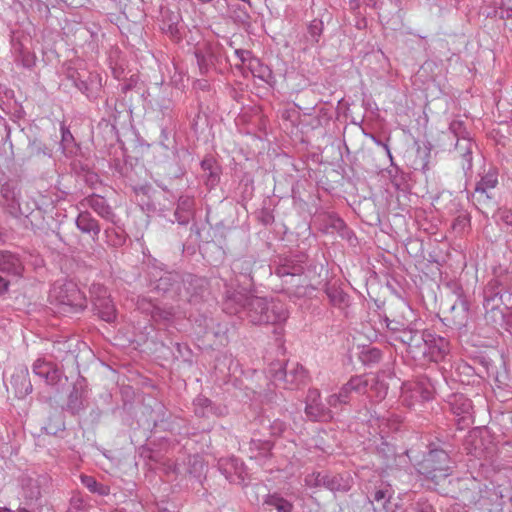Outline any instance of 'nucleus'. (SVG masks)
Instances as JSON below:
<instances>
[{"mask_svg":"<svg viewBox=\"0 0 512 512\" xmlns=\"http://www.w3.org/2000/svg\"><path fill=\"white\" fill-rule=\"evenodd\" d=\"M10 282L6 278L0 276V297L5 295L9 290Z\"/></svg>","mask_w":512,"mask_h":512,"instance_id":"obj_60","label":"nucleus"},{"mask_svg":"<svg viewBox=\"0 0 512 512\" xmlns=\"http://www.w3.org/2000/svg\"><path fill=\"white\" fill-rule=\"evenodd\" d=\"M87 396V391L85 387L82 385V383L77 382L73 385V388L68 396L67 401V409L72 414H77L81 410L85 408V398Z\"/></svg>","mask_w":512,"mask_h":512,"instance_id":"obj_25","label":"nucleus"},{"mask_svg":"<svg viewBox=\"0 0 512 512\" xmlns=\"http://www.w3.org/2000/svg\"><path fill=\"white\" fill-rule=\"evenodd\" d=\"M230 17L239 24H247L250 15L247 6H251L250 0H224Z\"/></svg>","mask_w":512,"mask_h":512,"instance_id":"obj_20","label":"nucleus"},{"mask_svg":"<svg viewBox=\"0 0 512 512\" xmlns=\"http://www.w3.org/2000/svg\"><path fill=\"white\" fill-rule=\"evenodd\" d=\"M81 483L92 493H96L101 496H105L109 493V488L88 475L81 476Z\"/></svg>","mask_w":512,"mask_h":512,"instance_id":"obj_40","label":"nucleus"},{"mask_svg":"<svg viewBox=\"0 0 512 512\" xmlns=\"http://www.w3.org/2000/svg\"><path fill=\"white\" fill-rule=\"evenodd\" d=\"M174 311L172 308H161L157 305L153 310V316L151 317L155 322L168 323L172 320Z\"/></svg>","mask_w":512,"mask_h":512,"instance_id":"obj_48","label":"nucleus"},{"mask_svg":"<svg viewBox=\"0 0 512 512\" xmlns=\"http://www.w3.org/2000/svg\"><path fill=\"white\" fill-rule=\"evenodd\" d=\"M431 337V332L418 327V322L413 323L407 332L402 333L400 342L406 347V352L415 361L425 363L427 349V338Z\"/></svg>","mask_w":512,"mask_h":512,"instance_id":"obj_6","label":"nucleus"},{"mask_svg":"<svg viewBox=\"0 0 512 512\" xmlns=\"http://www.w3.org/2000/svg\"><path fill=\"white\" fill-rule=\"evenodd\" d=\"M268 372L275 382H284V388L289 390L305 385L308 378L307 371L298 363L293 364L289 370L281 362L273 363Z\"/></svg>","mask_w":512,"mask_h":512,"instance_id":"obj_7","label":"nucleus"},{"mask_svg":"<svg viewBox=\"0 0 512 512\" xmlns=\"http://www.w3.org/2000/svg\"><path fill=\"white\" fill-rule=\"evenodd\" d=\"M367 379L369 381L368 389L374 393V395H371L370 397H374L377 402L383 400L387 395V384L375 376L371 378L367 377Z\"/></svg>","mask_w":512,"mask_h":512,"instance_id":"obj_39","label":"nucleus"},{"mask_svg":"<svg viewBox=\"0 0 512 512\" xmlns=\"http://www.w3.org/2000/svg\"><path fill=\"white\" fill-rule=\"evenodd\" d=\"M105 235L113 246H120L125 241V238L122 235L116 233L114 229H106Z\"/></svg>","mask_w":512,"mask_h":512,"instance_id":"obj_54","label":"nucleus"},{"mask_svg":"<svg viewBox=\"0 0 512 512\" xmlns=\"http://www.w3.org/2000/svg\"><path fill=\"white\" fill-rule=\"evenodd\" d=\"M194 412L199 417H208L210 414H216V408L212 401L205 396H198L193 401Z\"/></svg>","mask_w":512,"mask_h":512,"instance_id":"obj_35","label":"nucleus"},{"mask_svg":"<svg viewBox=\"0 0 512 512\" xmlns=\"http://www.w3.org/2000/svg\"><path fill=\"white\" fill-rule=\"evenodd\" d=\"M369 381L364 375L352 376L339 390L338 395L344 404H348L353 392L357 394H366L368 392Z\"/></svg>","mask_w":512,"mask_h":512,"instance_id":"obj_18","label":"nucleus"},{"mask_svg":"<svg viewBox=\"0 0 512 512\" xmlns=\"http://www.w3.org/2000/svg\"><path fill=\"white\" fill-rule=\"evenodd\" d=\"M90 292L96 314L106 322H113L116 319V309L106 288L100 284H93Z\"/></svg>","mask_w":512,"mask_h":512,"instance_id":"obj_8","label":"nucleus"},{"mask_svg":"<svg viewBox=\"0 0 512 512\" xmlns=\"http://www.w3.org/2000/svg\"><path fill=\"white\" fill-rule=\"evenodd\" d=\"M0 204L12 216L21 214L20 190L14 183H5L1 187Z\"/></svg>","mask_w":512,"mask_h":512,"instance_id":"obj_14","label":"nucleus"},{"mask_svg":"<svg viewBox=\"0 0 512 512\" xmlns=\"http://www.w3.org/2000/svg\"><path fill=\"white\" fill-rule=\"evenodd\" d=\"M326 475L327 473L322 472H313L307 474L304 478V483L310 488L324 487L323 482L326 481Z\"/></svg>","mask_w":512,"mask_h":512,"instance_id":"obj_46","label":"nucleus"},{"mask_svg":"<svg viewBox=\"0 0 512 512\" xmlns=\"http://www.w3.org/2000/svg\"><path fill=\"white\" fill-rule=\"evenodd\" d=\"M449 341L431 332V337L427 338V349L425 362H439L449 353Z\"/></svg>","mask_w":512,"mask_h":512,"instance_id":"obj_16","label":"nucleus"},{"mask_svg":"<svg viewBox=\"0 0 512 512\" xmlns=\"http://www.w3.org/2000/svg\"><path fill=\"white\" fill-rule=\"evenodd\" d=\"M179 16L173 13L166 15L162 21V31L173 40H180L181 34L178 28Z\"/></svg>","mask_w":512,"mask_h":512,"instance_id":"obj_34","label":"nucleus"},{"mask_svg":"<svg viewBox=\"0 0 512 512\" xmlns=\"http://www.w3.org/2000/svg\"><path fill=\"white\" fill-rule=\"evenodd\" d=\"M475 144L470 137L460 138L456 140L455 151L462 158V168L467 174L472 170V154Z\"/></svg>","mask_w":512,"mask_h":512,"instance_id":"obj_23","label":"nucleus"},{"mask_svg":"<svg viewBox=\"0 0 512 512\" xmlns=\"http://www.w3.org/2000/svg\"><path fill=\"white\" fill-rule=\"evenodd\" d=\"M384 322L387 329L391 332V336L394 340L400 341L403 332H407L410 327H413L414 322H409L408 319L404 321L396 319V317L390 318L389 316L384 317Z\"/></svg>","mask_w":512,"mask_h":512,"instance_id":"obj_32","label":"nucleus"},{"mask_svg":"<svg viewBox=\"0 0 512 512\" xmlns=\"http://www.w3.org/2000/svg\"><path fill=\"white\" fill-rule=\"evenodd\" d=\"M255 265V260L252 256H245L239 259H236L232 264V271L235 274L242 275L248 278L251 282H253V267Z\"/></svg>","mask_w":512,"mask_h":512,"instance_id":"obj_33","label":"nucleus"},{"mask_svg":"<svg viewBox=\"0 0 512 512\" xmlns=\"http://www.w3.org/2000/svg\"><path fill=\"white\" fill-rule=\"evenodd\" d=\"M24 270L20 258L9 251H0V272L21 276Z\"/></svg>","mask_w":512,"mask_h":512,"instance_id":"obj_22","label":"nucleus"},{"mask_svg":"<svg viewBox=\"0 0 512 512\" xmlns=\"http://www.w3.org/2000/svg\"><path fill=\"white\" fill-rule=\"evenodd\" d=\"M326 401L330 410H340L345 405L338 393L331 394Z\"/></svg>","mask_w":512,"mask_h":512,"instance_id":"obj_56","label":"nucleus"},{"mask_svg":"<svg viewBox=\"0 0 512 512\" xmlns=\"http://www.w3.org/2000/svg\"><path fill=\"white\" fill-rule=\"evenodd\" d=\"M138 309L143 313L149 314L151 317L153 316V310L157 307L155 303L145 298H142L138 301Z\"/></svg>","mask_w":512,"mask_h":512,"instance_id":"obj_55","label":"nucleus"},{"mask_svg":"<svg viewBox=\"0 0 512 512\" xmlns=\"http://www.w3.org/2000/svg\"><path fill=\"white\" fill-rule=\"evenodd\" d=\"M149 276L152 290L162 296L176 301H180L181 298L189 297L187 291H182L184 274L154 268L149 273Z\"/></svg>","mask_w":512,"mask_h":512,"instance_id":"obj_3","label":"nucleus"},{"mask_svg":"<svg viewBox=\"0 0 512 512\" xmlns=\"http://www.w3.org/2000/svg\"><path fill=\"white\" fill-rule=\"evenodd\" d=\"M398 310H400L402 313H404L405 311L412 313V310L410 309V307L404 302L399 303Z\"/></svg>","mask_w":512,"mask_h":512,"instance_id":"obj_63","label":"nucleus"},{"mask_svg":"<svg viewBox=\"0 0 512 512\" xmlns=\"http://www.w3.org/2000/svg\"><path fill=\"white\" fill-rule=\"evenodd\" d=\"M49 300L60 314H75L87 307L86 296L73 281H56L49 292Z\"/></svg>","mask_w":512,"mask_h":512,"instance_id":"obj_2","label":"nucleus"},{"mask_svg":"<svg viewBox=\"0 0 512 512\" xmlns=\"http://www.w3.org/2000/svg\"><path fill=\"white\" fill-rule=\"evenodd\" d=\"M305 253H297L288 256L278 257L274 261L273 273L283 280L284 284L291 286L302 285V275L307 263Z\"/></svg>","mask_w":512,"mask_h":512,"instance_id":"obj_5","label":"nucleus"},{"mask_svg":"<svg viewBox=\"0 0 512 512\" xmlns=\"http://www.w3.org/2000/svg\"><path fill=\"white\" fill-rule=\"evenodd\" d=\"M269 429L272 436H280L287 429V424L280 419H275L271 422Z\"/></svg>","mask_w":512,"mask_h":512,"instance_id":"obj_53","label":"nucleus"},{"mask_svg":"<svg viewBox=\"0 0 512 512\" xmlns=\"http://www.w3.org/2000/svg\"><path fill=\"white\" fill-rule=\"evenodd\" d=\"M405 512H435L433 505L424 497L413 500Z\"/></svg>","mask_w":512,"mask_h":512,"instance_id":"obj_43","label":"nucleus"},{"mask_svg":"<svg viewBox=\"0 0 512 512\" xmlns=\"http://www.w3.org/2000/svg\"><path fill=\"white\" fill-rule=\"evenodd\" d=\"M359 359L365 366H373L381 361L382 351L372 346L364 347L360 352Z\"/></svg>","mask_w":512,"mask_h":512,"instance_id":"obj_37","label":"nucleus"},{"mask_svg":"<svg viewBox=\"0 0 512 512\" xmlns=\"http://www.w3.org/2000/svg\"><path fill=\"white\" fill-rule=\"evenodd\" d=\"M236 56L239 58L242 64L246 63L247 61L251 60V52L248 50L243 49H237L235 51Z\"/></svg>","mask_w":512,"mask_h":512,"instance_id":"obj_59","label":"nucleus"},{"mask_svg":"<svg viewBox=\"0 0 512 512\" xmlns=\"http://www.w3.org/2000/svg\"><path fill=\"white\" fill-rule=\"evenodd\" d=\"M272 448L273 443L269 440L251 439L249 442V449L251 451H258L259 456H268Z\"/></svg>","mask_w":512,"mask_h":512,"instance_id":"obj_44","label":"nucleus"},{"mask_svg":"<svg viewBox=\"0 0 512 512\" xmlns=\"http://www.w3.org/2000/svg\"><path fill=\"white\" fill-rule=\"evenodd\" d=\"M75 87L85 94L89 99H96L98 97L99 87L97 83H94L92 80L89 83L87 80L82 79L81 77L71 76Z\"/></svg>","mask_w":512,"mask_h":512,"instance_id":"obj_36","label":"nucleus"},{"mask_svg":"<svg viewBox=\"0 0 512 512\" xmlns=\"http://www.w3.org/2000/svg\"><path fill=\"white\" fill-rule=\"evenodd\" d=\"M499 219L506 225L512 226V210L500 209L498 212Z\"/></svg>","mask_w":512,"mask_h":512,"instance_id":"obj_57","label":"nucleus"},{"mask_svg":"<svg viewBox=\"0 0 512 512\" xmlns=\"http://www.w3.org/2000/svg\"><path fill=\"white\" fill-rule=\"evenodd\" d=\"M79 204L85 208H91L95 213H97L106 221L111 223H115L116 221V214L114 213L112 207L108 204L107 200L100 195H89L81 200Z\"/></svg>","mask_w":512,"mask_h":512,"instance_id":"obj_15","label":"nucleus"},{"mask_svg":"<svg viewBox=\"0 0 512 512\" xmlns=\"http://www.w3.org/2000/svg\"><path fill=\"white\" fill-rule=\"evenodd\" d=\"M305 403V414L309 420L319 422L330 421L333 418L332 410L321 402L319 390L309 389Z\"/></svg>","mask_w":512,"mask_h":512,"instance_id":"obj_10","label":"nucleus"},{"mask_svg":"<svg viewBox=\"0 0 512 512\" xmlns=\"http://www.w3.org/2000/svg\"><path fill=\"white\" fill-rule=\"evenodd\" d=\"M498 184V174L496 171L490 170L477 182L475 191L478 193H487Z\"/></svg>","mask_w":512,"mask_h":512,"instance_id":"obj_38","label":"nucleus"},{"mask_svg":"<svg viewBox=\"0 0 512 512\" xmlns=\"http://www.w3.org/2000/svg\"><path fill=\"white\" fill-rule=\"evenodd\" d=\"M218 469L233 484L245 485L246 469L242 461L235 457L221 458Z\"/></svg>","mask_w":512,"mask_h":512,"instance_id":"obj_11","label":"nucleus"},{"mask_svg":"<svg viewBox=\"0 0 512 512\" xmlns=\"http://www.w3.org/2000/svg\"><path fill=\"white\" fill-rule=\"evenodd\" d=\"M61 134H62L61 146H62L63 152L66 155L74 154L76 152L77 148H76L75 140H74L72 133L70 132L69 129L62 127Z\"/></svg>","mask_w":512,"mask_h":512,"instance_id":"obj_42","label":"nucleus"},{"mask_svg":"<svg viewBox=\"0 0 512 512\" xmlns=\"http://www.w3.org/2000/svg\"><path fill=\"white\" fill-rule=\"evenodd\" d=\"M10 384L14 389L15 396L18 398H24L31 393L32 384L29 378L28 368L24 365L16 367L11 376Z\"/></svg>","mask_w":512,"mask_h":512,"instance_id":"obj_17","label":"nucleus"},{"mask_svg":"<svg viewBox=\"0 0 512 512\" xmlns=\"http://www.w3.org/2000/svg\"><path fill=\"white\" fill-rule=\"evenodd\" d=\"M450 410L455 415H469L472 410V402L469 398H467L464 394H452L449 396L447 401Z\"/></svg>","mask_w":512,"mask_h":512,"instance_id":"obj_29","label":"nucleus"},{"mask_svg":"<svg viewBox=\"0 0 512 512\" xmlns=\"http://www.w3.org/2000/svg\"><path fill=\"white\" fill-rule=\"evenodd\" d=\"M263 504L275 509L276 512H292L294 510L293 502L284 498L282 494L278 492L265 495Z\"/></svg>","mask_w":512,"mask_h":512,"instance_id":"obj_30","label":"nucleus"},{"mask_svg":"<svg viewBox=\"0 0 512 512\" xmlns=\"http://www.w3.org/2000/svg\"><path fill=\"white\" fill-rule=\"evenodd\" d=\"M183 283L184 285H182V291H187L189 297L181 298L180 301L198 303L203 298V295L206 291V279L187 273L184 274Z\"/></svg>","mask_w":512,"mask_h":512,"instance_id":"obj_12","label":"nucleus"},{"mask_svg":"<svg viewBox=\"0 0 512 512\" xmlns=\"http://www.w3.org/2000/svg\"><path fill=\"white\" fill-rule=\"evenodd\" d=\"M22 64H23V66H25V67H30V66L32 65V59L30 58V56H29V55H27V56H23Z\"/></svg>","mask_w":512,"mask_h":512,"instance_id":"obj_64","label":"nucleus"},{"mask_svg":"<svg viewBox=\"0 0 512 512\" xmlns=\"http://www.w3.org/2000/svg\"><path fill=\"white\" fill-rule=\"evenodd\" d=\"M325 293L330 304L338 309L344 310L350 304L349 295L336 283L328 284L325 288Z\"/></svg>","mask_w":512,"mask_h":512,"instance_id":"obj_28","label":"nucleus"},{"mask_svg":"<svg viewBox=\"0 0 512 512\" xmlns=\"http://www.w3.org/2000/svg\"><path fill=\"white\" fill-rule=\"evenodd\" d=\"M194 214V200L188 196L178 199L174 217L180 225H187Z\"/></svg>","mask_w":512,"mask_h":512,"instance_id":"obj_26","label":"nucleus"},{"mask_svg":"<svg viewBox=\"0 0 512 512\" xmlns=\"http://www.w3.org/2000/svg\"><path fill=\"white\" fill-rule=\"evenodd\" d=\"M67 512H86L83 499L80 496H73Z\"/></svg>","mask_w":512,"mask_h":512,"instance_id":"obj_52","label":"nucleus"},{"mask_svg":"<svg viewBox=\"0 0 512 512\" xmlns=\"http://www.w3.org/2000/svg\"><path fill=\"white\" fill-rule=\"evenodd\" d=\"M394 491L390 484L381 482L370 492L367 499L374 512H395V505L392 503Z\"/></svg>","mask_w":512,"mask_h":512,"instance_id":"obj_9","label":"nucleus"},{"mask_svg":"<svg viewBox=\"0 0 512 512\" xmlns=\"http://www.w3.org/2000/svg\"><path fill=\"white\" fill-rule=\"evenodd\" d=\"M489 282H495L497 284L495 288L502 290V293L512 294V271L500 274Z\"/></svg>","mask_w":512,"mask_h":512,"instance_id":"obj_41","label":"nucleus"},{"mask_svg":"<svg viewBox=\"0 0 512 512\" xmlns=\"http://www.w3.org/2000/svg\"><path fill=\"white\" fill-rule=\"evenodd\" d=\"M450 462V457L444 449H430L418 464V471L437 486L451 475Z\"/></svg>","mask_w":512,"mask_h":512,"instance_id":"obj_4","label":"nucleus"},{"mask_svg":"<svg viewBox=\"0 0 512 512\" xmlns=\"http://www.w3.org/2000/svg\"><path fill=\"white\" fill-rule=\"evenodd\" d=\"M260 220L264 225H270L274 222V216L269 210L264 209L261 211Z\"/></svg>","mask_w":512,"mask_h":512,"instance_id":"obj_58","label":"nucleus"},{"mask_svg":"<svg viewBox=\"0 0 512 512\" xmlns=\"http://www.w3.org/2000/svg\"><path fill=\"white\" fill-rule=\"evenodd\" d=\"M371 138H372V140L374 141V143H375L376 145L381 146V147H383V148L386 150V152H387V154L389 155V157H392V156H391V152H390V149H389L388 144H386V143L382 142L380 139L376 138V137H375V136H373V135L371 136Z\"/></svg>","mask_w":512,"mask_h":512,"instance_id":"obj_61","label":"nucleus"},{"mask_svg":"<svg viewBox=\"0 0 512 512\" xmlns=\"http://www.w3.org/2000/svg\"><path fill=\"white\" fill-rule=\"evenodd\" d=\"M77 228L85 234L90 235L93 240H97L101 231L99 222L87 210L81 211L76 218Z\"/></svg>","mask_w":512,"mask_h":512,"instance_id":"obj_19","label":"nucleus"},{"mask_svg":"<svg viewBox=\"0 0 512 512\" xmlns=\"http://www.w3.org/2000/svg\"><path fill=\"white\" fill-rule=\"evenodd\" d=\"M201 168L204 172L205 184L213 188L220 181V167L213 158H205L201 161Z\"/></svg>","mask_w":512,"mask_h":512,"instance_id":"obj_31","label":"nucleus"},{"mask_svg":"<svg viewBox=\"0 0 512 512\" xmlns=\"http://www.w3.org/2000/svg\"><path fill=\"white\" fill-rule=\"evenodd\" d=\"M496 285L495 282H488L484 289L483 306L487 312L497 310L504 304L505 294L502 293V290L496 289Z\"/></svg>","mask_w":512,"mask_h":512,"instance_id":"obj_24","label":"nucleus"},{"mask_svg":"<svg viewBox=\"0 0 512 512\" xmlns=\"http://www.w3.org/2000/svg\"><path fill=\"white\" fill-rule=\"evenodd\" d=\"M450 310L452 313L460 311L462 314L461 320H463L467 317L469 305L466 300L458 298V300L451 306Z\"/></svg>","mask_w":512,"mask_h":512,"instance_id":"obj_51","label":"nucleus"},{"mask_svg":"<svg viewBox=\"0 0 512 512\" xmlns=\"http://www.w3.org/2000/svg\"><path fill=\"white\" fill-rule=\"evenodd\" d=\"M195 57L201 72H206L212 63L213 56L211 54L205 53L203 50L198 49L195 51Z\"/></svg>","mask_w":512,"mask_h":512,"instance_id":"obj_49","label":"nucleus"},{"mask_svg":"<svg viewBox=\"0 0 512 512\" xmlns=\"http://www.w3.org/2000/svg\"><path fill=\"white\" fill-rule=\"evenodd\" d=\"M322 32L323 22L318 19L311 21L310 25L308 26V33L310 34L313 42L319 41V37L321 36Z\"/></svg>","mask_w":512,"mask_h":512,"instance_id":"obj_50","label":"nucleus"},{"mask_svg":"<svg viewBox=\"0 0 512 512\" xmlns=\"http://www.w3.org/2000/svg\"><path fill=\"white\" fill-rule=\"evenodd\" d=\"M411 391L413 396L419 397L422 401H429L433 398L436 387L428 377L422 376L413 383Z\"/></svg>","mask_w":512,"mask_h":512,"instance_id":"obj_27","label":"nucleus"},{"mask_svg":"<svg viewBox=\"0 0 512 512\" xmlns=\"http://www.w3.org/2000/svg\"><path fill=\"white\" fill-rule=\"evenodd\" d=\"M223 311L246 319L253 325L277 324L288 318L287 307L281 301L238 291L227 292Z\"/></svg>","mask_w":512,"mask_h":512,"instance_id":"obj_1","label":"nucleus"},{"mask_svg":"<svg viewBox=\"0 0 512 512\" xmlns=\"http://www.w3.org/2000/svg\"><path fill=\"white\" fill-rule=\"evenodd\" d=\"M33 373L44 379L48 385H56L60 382L63 372L58 365L44 358H38L32 366Z\"/></svg>","mask_w":512,"mask_h":512,"instance_id":"obj_13","label":"nucleus"},{"mask_svg":"<svg viewBox=\"0 0 512 512\" xmlns=\"http://www.w3.org/2000/svg\"><path fill=\"white\" fill-rule=\"evenodd\" d=\"M65 429V424L61 415H56L50 418L49 423L44 427V430L49 435H57L58 432Z\"/></svg>","mask_w":512,"mask_h":512,"instance_id":"obj_47","label":"nucleus"},{"mask_svg":"<svg viewBox=\"0 0 512 512\" xmlns=\"http://www.w3.org/2000/svg\"><path fill=\"white\" fill-rule=\"evenodd\" d=\"M324 487L332 492H348L354 482L353 478L350 476V474H330L327 473L326 475V481L323 482Z\"/></svg>","mask_w":512,"mask_h":512,"instance_id":"obj_21","label":"nucleus"},{"mask_svg":"<svg viewBox=\"0 0 512 512\" xmlns=\"http://www.w3.org/2000/svg\"><path fill=\"white\" fill-rule=\"evenodd\" d=\"M40 496V490L37 486L34 487V489L31 490V493L29 495L30 499H37ZM28 497V495H26Z\"/></svg>","mask_w":512,"mask_h":512,"instance_id":"obj_62","label":"nucleus"},{"mask_svg":"<svg viewBox=\"0 0 512 512\" xmlns=\"http://www.w3.org/2000/svg\"><path fill=\"white\" fill-rule=\"evenodd\" d=\"M449 132L456 138V140H460V138L470 137L467 132L465 122L460 119H454L449 123Z\"/></svg>","mask_w":512,"mask_h":512,"instance_id":"obj_45","label":"nucleus"}]
</instances>
